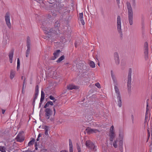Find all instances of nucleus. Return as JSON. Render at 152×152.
<instances>
[{
    "instance_id": "obj_34",
    "label": "nucleus",
    "mask_w": 152,
    "mask_h": 152,
    "mask_svg": "<svg viewBox=\"0 0 152 152\" xmlns=\"http://www.w3.org/2000/svg\"><path fill=\"white\" fill-rule=\"evenodd\" d=\"M49 99L52 100H53V102L55 103V102L56 101V99L52 95H50L49 96Z\"/></svg>"
},
{
    "instance_id": "obj_59",
    "label": "nucleus",
    "mask_w": 152,
    "mask_h": 152,
    "mask_svg": "<svg viewBox=\"0 0 152 152\" xmlns=\"http://www.w3.org/2000/svg\"><path fill=\"white\" fill-rule=\"evenodd\" d=\"M48 71L47 72H47H50V70L48 69Z\"/></svg>"
},
{
    "instance_id": "obj_4",
    "label": "nucleus",
    "mask_w": 152,
    "mask_h": 152,
    "mask_svg": "<svg viewBox=\"0 0 152 152\" xmlns=\"http://www.w3.org/2000/svg\"><path fill=\"white\" fill-rule=\"evenodd\" d=\"M123 132L122 131H120L119 134L118 138V147L120 151L123 152Z\"/></svg>"
},
{
    "instance_id": "obj_18",
    "label": "nucleus",
    "mask_w": 152,
    "mask_h": 152,
    "mask_svg": "<svg viewBox=\"0 0 152 152\" xmlns=\"http://www.w3.org/2000/svg\"><path fill=\"white\" fill-rule=\"evenodd\" d=\"M13 56V51L12 50L10 52L9 57L10 59V63H12V58Z\"/></svg>"
},
{
    "instance_id": "obj_32",
    "label": "nucleus",
    "mask_w": 152,
    "mask_h": 152,
    "mask_svg": "<svg viewBox=\"0 0 152 152\" xmlns=\"http://www.w3.org/2000/svg\"><path fill=\"white\" fill-rule=\"evenodd\" d=\"M34 142V139H33L32 140H31L28 143V145L29 146H30L31 145H33Z\"/></svg>"
},
{
    "instance_id": "obj_14",
    "label": "nucleus",
    "mask_w": 152,
    "mask_h": 152,
    "mask_svg": "<svg viewBox=\"0 0 152 152\" xmlns=\"http://www.w3.org/2000/svg\"><path fill=\"white\" fill-rule=\"evenodd\" d=\"M17 141L19 142H23L24 140V137L21 133H19L16 137Z\"/></svg>"
},
{
    "instance_id": "obj_54",
    "label": "nucleus",
    "mask_w": 152,
    "mask_h": 152,
    "mask_svg": "<svg viewBox=\"0 0 152 152\" xmlns=\"http://www.w3.org/2000/svg\"><path fill=\"white\" fill-rule=\"evenodd\" d=\"M35 100H34V99L33 101V104L35 103Z\"/></svg>"
},
{
    "instance_id": "obj_57",
    "label": "nucleus",
    "mask_w": 152,
    "mask_h": 152,
    "mask_svg": "<svg viewBox=\"0 0 152 152\" xmlns=\"http://www.w3.org/2000/svg\"><path fill=\"white\" fill-rule=\"evenodd\" d=\"M132 0L133 1V2L134 3H135V0Z\"/></svg>"
},
{
    "instance_id": "obj_25",
    "label": "nucleus",
    "mask_w": 152,
    "mask_h": 152,
    "mask_svg": "<svg viewBox=\"0 0 152 152\" xmlns=\"http://www.w3.org/2000/svg\"><path fill=\"white\" fill-rule=\"evenodd\" d=\"M58 7L60 10H61L62 11H64V10H66V9H65L66 7H63V5L61 4H58Z\"/></svg>"
},
{
    "instance_id": "obj_45",
    "label": "nucleus",
    "mask_w": 152,
    "mask_h": 152,
    "mask_svg": "<svg viewBox=\"0 0 152 152\" xmlns=\"http://www.w3.org/2000/svg\"><path fill=\"white\" fill-rule=\"evenodd\" d=\"M149 100V99H148L147 100V105H146V109H147V107L148 106V101Z\"/></svg>"
},
{
    "instance_id": "obj_52",
    "label": "nucleus",
    "mask_w": 152,
    "mask_h": 152,
    "mask_svg": "<svg viewBox=\"0 0 152 152\" xmlns=\"http://www.w3.org/2000/svg\"><path fill=\"white\" fill-rule=\"evenodd\" d=\"M116 1L118 4L120 3V0H116Z\"/></svg>"
},
{
    "instance_id": "obj_37",
    "label": "nucleus",
    "mask_w": 152,
    "mask_h": 152,
    "mask_svg": "<svg viewBox=\"0 0 152 152\" xmlns=\"http://www.w3.org/2000/svg\"><path fill=\"white\" fill-rule=\"evenodd\" d=\"M95 85L97 87L99 88H101V86L99 83H95Z\"/></svg>"
},
{
    "instance_id": "obj_35",
    "label": "nucleus",
    "mask_w": 152,
    "mask_h": 152,
    "mask_svg": "<svg viewBox=\"0 0 152 152\" xmlns=\"http://www.w3.org/2000/svg\"><path fill=\"white\" fill-rule=\"evenodd\" d=\"M26 82L25 81V79H24L23 82V87H22V92L24 90V88H25L26 87Z\"/></svg>"
},
{
    "instance_id": "obj_64",
    "label": "nucleus",
    "mask_w": 152,
    "mask_h": 152,
    "mask_svg": "<svg viewBox=\"0 0 152 152\" xmlns=\"http://www.w3.org/2000/svg\"><path fill=\"white\" fill-rule=\"evenodd\" d=\"M50 76L53 77V76L51 75H50Z\"/></svg>"
},
{
    "instance_id": "obj_16",
    "label": "nucleus",
    "mask_w": 152,
    "mask_h": 152,
    "mask_svg": "<svg viewBox=\"0 0 152 152\" xmlns=\"http://www.w3.org/2000/svg\"><path fill=\"white\" fill-rule=\"evenodd\" d=\"M60 52V50H56V51L53 53V55L54 56L51 58V59L52 60H54L57 58L58 57Z\"/></svg>"
},
{
    "instance_id": "obj_40",
    "label": "nucleus",
    "mask_w": 152,
    "mask_h": 152,
    "mask_svg": "<svg viewBox=\"0 0 152 152\" xmlns=\"http://www.w3.org/2000/svg\"><path fill=\"white\" fill-rule=\"evenodd\" d=\"M47 150L46 149H41L39 152H46Z\"/></svg>"
},
{
    "instance_id": "obj_20",
    "label": "nucleus",
    "mask_w": 152,
    "mask_h": 152,
    "mask_svg": "<svg viewBox=\"0 0 152 152\" xmlns=\"http://www.w3.org/2000/svg\"><path fill=\"white\" fill-rule=\"evenodd\" d=\"M15 71L12 70L10 71V78L11 79H12L14 77L15 75Z\"/></svg>"
},
{
    "instance_id": "obj_43",
    "label": "nucleus",
    "mask_w": 152,
    "mask_h": 152,
    "mask_svg": "<svg viewBox=\"0 0 152 152\" xmlns=\"http://www.w3.org/2000/svg\"><path fill=\"white\" fill-rule=\"evenodd\" d=\"M39 92H35V96H37Z\"/></svg>"
},
{
    "instance_id": "obj_61",
    "label": "nucleus",
    "mask_w": 152,
    "mask_h": 152,
    "mask_svg": "<svg viewBox=\"0 0 152 152\" xmlns=\"http://www.w3.org/2000/svg\"><path fill=\"white\" fill-rule=\"evenodd\" d=\"M151 136H152V127L151 128Z\"/></svg>"
},
{
    "instance_id": "obj_27",
    "label": "nucleus",
    "mask_w": 152,
    "mask_h": 152,
    "mask_svg": "<svg viewBox=\"0 0 152 152\" xmlns=\"http://www.w3.org/2000/svg\"><path fill=\"white\" fill-rule=\"evenodd\" d=\"M65 58L64 56L62 55L59 58L58 60L56 61V62L58 63L62 61V60L64 59Z\"/></svg>"
},
{
    "instance_id": "obj_50",
    "label": "nucleus",
    "mask_w": 152,
    "mask_h": 152,
    "mask_svg": "<svg viewBox=\"0 0 152 152\" xmlns=\"http://www.w3.org/2000/svg\"><path fill=\"white\" fill-rule=\"evenodd\" d=\"M37 96H34V100H35L37 98Z\"/></svg>"
},
{
    "instance_id": "obj_12",
    "label": "nucleus",
    "mask_w": 152,
    "mask_h": 152,
    "mask_svg": "<svg viewBox=\"0 0 152 152\" xmlns=\"http://www.w3.org/2000/svg\"><path fill=\"white\" fill-rule=\"evenodd\" d=\"M45 116L47 119H48L51 115L52 114V111L50 108H46L45 110Z\"/></svg>"
},
{
    "instance_id": "obj_56",
    "label": "nucleus",
    "mask_w": 152,
    "mask_h": 152,
    "mask_svg": "<svg viewBox=\"0 0 152 152\" xmlns=\"http://www.w3.org/2000/svg\"><path fill=\"white\" fill-rule=\"evenodd\" d=\"M42 102H40L39 103V106L40 107L41 106V104H42Z\"/></svg>"
},
{
    "instance_id": "obj_53",
    "label": "nucleus",
    "mask_w": 152,
    "mask_h": 152,
    "mask_svg": "<svg viewBox=\"0 0 152 152\" xmlns=\"http://www.w3.org/2000/svg\"><path fill=\"white\" fill-rule=\"evenodd\" d=\"M39 137H38L37 138V140H36L37 141H39Z\"/></svg>"
},
{
    "instance_id": "obj_17",
    "label": "nucleus",
    "mask_w": 152,
    "mask_h": 152,
    "mask_svg": "<svg viewBox=\"0 0 152 152\" xmlns=\"http://www.w3.org/2000/svg\"><path fill=\"white\" fill-rule=\"evenodd\" d=\"M67 88L68 90H72L73 89H78V86H75L72 84H70L67 86Z\"/></svg>"
},
{
    "instance_id": "obj_33",
    "label": "nucleus",
    "mask_w": 152,
    "mask_h": 152,
    "mask_svg": "<svg viewBox=\"0 0 152 152\" xmlns=\"http://www.w3.org/2000/svg\"><path fill=\"white\" fill-rule=\"evenodd\" d=\"M6 148L4 146H0V151L2 152H6Z\"/></svg>"
},
{
    "instance_id": "obj_3",
    "label": "nucleus",
    "mask_w": 152,
    "mask_h": 152,
    "mask_svg": "<svg viewBox=\"0 0 152 152\" xmlns=\"http://www.w3.org/2000/svg\"><path fill=\"white\" fill-rule=\"evenodd\" d=\"M111 75L113 81V83L114 86L115 91L117 97L121 96L119 90L117 86L118 83L116 78L115 75L113 74V71H111Z\"/></svg>"
},
{
    "instance_id": "obj_22",
    "label": "nucleus",
    "mask_w": 152,
    "mask_h": 152,
    "mask_svg": "<svg viewBox=\"0 0 152 152\" xmlns=\"http://www.w3.org/2000/svg\"><path fill=\"white\" fill-rule=\"evenodd\" d=\"M53 102H52L51 101L48 102L44 106V108H46L47 107H48L50 105H53Z\"/></svg>"
},
{
    "instance_id": "obj_62",
    "label": "nucleus",
    "mask_w": 152,
    "mask_h": 152,
    "mask_svg": "<svg viewBox=\"0 0 152 152\" xmlns=\"http://www.w3.org/2000/svg\"><path fill=\"white\" fill-rule=\"evenodd\" d=\"M35 149L36 150H37V147H36L35 148Z\"/></svg>"
},
{
    "instance_id": "obj_13",
    "label": "nucleus",
    "mask_w": 152,
    "mask_h": 152,
    "mask_svg": "<svg viewBox=\"0 0 152 152\" xmlns=\"http://www.w3.org/2000/svg\"><path fill=\"white\" fill-rule=\"evenodd\" d=\"M86 132L88 134H90L93 133H96L99 132V130L96 129H92L89 127L86 129Z\"/></svg>"
},
{
    "instance_id": "obj_15",
    "label": "nucleus",
    "mask_w": 152,
    "mask_h": 152,
    "mask_svg": "<svg viewBox=\"0 0 152 152\" xmlns=\"http://www.w3.org/2000/svg\"><path fill=\"white\" fill-rule=\"evenodd\" d=\"M114 57L116 64L118 65L120 63V60L118 53L117 52L114 53Z\"/></svg>"
},
{
    "instance_id": "obj_11",
    "label": "nucleus",
    "mask_w": 152,
    "mask_h": 152,
    "mask_svg": "<svg viewBox=\"0 0 152 152\" xmlns=\"http://www.w3.org/2000/svg\"><path fill=\"white\" fill-rule=\"evenodd\" d=\"M30 38L29 37H28L27 39V49L26 52V56L28 57V55L30 53V51L31 50L30 48Z\"/></svg>"
},
{
    "instance_id": "obj_42",
    "label": "nucleus",
    "mask_w": 152,
    "mask_h": 152,
    "mask_svg": "<svg viewBox=\"0 0 152 152\" xmlns=\"http://www.w3.org/2000/svg\"><path fill=\"white\" fill-rule=\"evenodd\" d=\"M76 146H77V149L78 148H80L79 144L78 143H77L76 144Z\"/></svg>"
},
{
    "instance_id": "obj_41",
    "label": "nucleus",
    "mask_w": 152,
    "mask_h": 152,
    "mask_svg": "<svg viewBox=\"0 0 152 152\" xmlns=\"http://www.w3.org/2000/svg\"><path fill=\"white\" fill-rule=\"evenodd\" d=\"M56 107V106L55 105L53 107V111H54V116L55 115L56 113V110H55V107Z\"/></svg>"
},
{
    "instance_id": "obj_38",
    "label": "nucleus",
    "mask_w": 152,
    "mask_h": 152,
    "mask_svg": "<svg viewBox=\"0 0 152 152\" xmlns=\"http://www.w3.org/2000/svg\"><path fill=\"white\" fill-rule=\"evenodd\" d=\"M35 92H39V86L38 85H37L35 87Z\"/></svg>"
},
{
    "instance_id": "obj_6",
    "label": "nucleus",
    "mask_w": 152,
    "mask_h": 152,
    "mask_svg": "<svg viewBox=\"0 0 152 152\" xmlns=\"http://www.w3.org/2000/svg\"><path fill=\"white\" fill-rule=\"evenodd\" d=\"M86 147L92 151H96V146L90 140H86L85 142Z\"/></svg>"
},
{
    "instance_id": "obj_7",
    "label": "nucleus",
    "mask_w": 152,
    "mask_h": 152,
    "mask_svg": "<svg viewBox=\"0 0 152 152\" xmlns=\"http://www.w3.org/2000/svg\"><path fill=\"white\" fill-rule=\"evenodd\" d=\"M114 127L112 126L110 128L109 133V140L111 142L110 144L112 145V142L113 141L115 137V134L114 131Z\"/></svg>"
},
{
    "instance_id": "obj_55",
    "label": "nucleus",
    "mask_w": 152,
    "mask_h": 152,
    "mask_svg": "<svg viewBox=\"0 0 152 152\" xmlns=\"http://www.w3.org/2000/svg\"><path fill=\"white\" fill-rule=\"evenodd\" d=\"M148 134H149V136H150V132H149V130H148Z\"/></svg>"
},
{
    "instance_id": "obj_51",
    "label": "nucleus",
    "mask_w": 152,
    "mask_h": 152,
    "mask_svg": "<svg viewBox=\"0 0 152 152\" xmlns=\"http://www.w3.org/2000/svg\"><path fill=\"white\" fill-rule=\"evenodd\" d=\"M53 71H51L50 72V73L51 74H53L54 73V70H52Z\"/></svg>"
},
{
    "instance_id": "obj_31",
    "label": "nucleus",
    "mask_w": 152,
    "mask_h": 152,
    "mask_svg": "<svg viewBox=\"0 0 152 152\" xmlns=\"http://www.w3.org/2000/svg\"><path fill=\"white\" fill-rule=\"evenodd\" d=\"M149 120V118H148V117L147 115L146 114H145V122L144 123H145L146 122H147V125L148 124V121Z\"/></svg>"
},
{
    "instance_id": "obj_19",
    "label": "nucleus",
    "mask_w": 152,
    "mask_h": 152,
    "mask_svg": "<svg viewBox=\"0 0 152 152\" xmlns=\"http://www.w3.org/2000/svg\"><path fill=\"white\" fill-rule=\"evenodd\" d=\"M83 13L82 12V13H79V19H80V21L82 24L83 25H84L85 23L84 20L83 19Z\"/></svg>"
},
{
    "instance_id": "obj_48",
    "label": "nucleus",
    "mask_w": 152,
    "mask_h": 152,
    "mask_svg": "<svg viewBox=\"0 0 152 152\" xmlns=\"http://www.w3.org/2000/svg\"><path fill=\"white\" fill-rule=\"evenodd\" d=\"M42 136V134H39L38 135V137H41Z\"/></svg>"
},
{
    "instance_id": "obj_49",
    "label": "nucleus",
    "mask_w": 152,
    "mask_h": 152,
    "mask_svg": "<svg viewBox=\"0 0 152 152\" xmlns=\"http://www.w3.org/2000/svg\"><path fill=\"white\" fill-rule=\"evenodd\" d=\"M60 152H68L66 150H62L60 151Z\"/></svg>"
},
{
    "instance_id": "obj_28",
    "label": "nucleus",
    "mask_w": 152,
    "mask_h": 152,
    "mask_svg": "<svg viewBox=\"0 0 152 152\" xmlns=\"http://www.w3.org/2000/svg\"><path fill=\"white\" fill-rule=\"evenodd\" d=\"M89 64L91 67L94 68L95 67V64L92 61H90L89 63Z\"/></svg>"
},
{
    "instance_id": "obj_21",
    "label": "nucleus",
    "mask_w": 152,
    "mask_h": 152,
    "mask_svg": "<svg viewBox=\"0 0 152 152\" xmlns=\"http://www.w3.org/2000/svg\"><path fill=\"white\" fill-rule=\"evenodd\" d=\"M69 152H73L72 144V141L70 139H69Z\"/></svg>"
},
{
    "instance_id": "obj_10",
    "label": "nucleus",
    "mask_w": 152,
    "mask_h": 152,
    "mask_svg": "<svg viewBox=\"0 0 152 152\" xmlns=\"http://www.w3.org/2000/svg\"><path fill=\"white\" fill-rule=\"evenodd\" d=\"M117 30L120 35H122V32L121 28V19L120 16H118L117 18Z\"/></svg>"
},
{
    "instance_id": "obj_44",
    "label": "nucleus",
    "mask_w": 152,
    "mask_h": 152,
    "mask_svg": "<svg viewBox=\"0 0 152 152\" xmlns=\"http://www.w3.org/2000/svg\"><path fill=\"white\" fill-rule=\"evenodd\" d=\"M78 44H77V42H76L75 43V47H76V48H77L78 46Z\"/></svg>"
},
{
    "instance_id": "obj_5",
    "label": "nucleus",
    "mask_w": 152,
    "mask_h": 152,
    "mask_svg": "<svg viewBox=\"0 0 152 152\" xmlns=\"http://www.w3.org/2000/svg\"><path fill=\"white\" fill-rule=\"evenodd\" d=\"M143 53L145 60H148V45L147 42H145L143 45Z\"/></svg>"
},
{
    "instance_id": "obj_58",
    "label": "nucleus",
    "mask_w": 152,
    "mask_h": 152,
    "mask_svg": "<svg viewBox=\"0 0 152 152\" xmlns=\"http://www.w3.org/2000/svg\"><path fill=\"white\" fill-rule=\"evenodd\" d=\"M54 16H55L56 15V14H54V13H53V14H52Z\"/></svg>"
},
{
    "instance_id": "obj_23",
    "label": "nucleus",
    "mask_w": 152,
    "mask_h": 152,
    "mask_svg": "<svg viewBox=\"0 0 152 152\" xmlns=\"http://www.w3.org/2000/svg\"><path fill=\"white\" fill-rule=\"evenodd\" d=\"M118 100V104L119 107H121L122 106L121 99V96L117 97Z\"/></svg>"
},
{
    "instance_id": "obj_60",
    "label": "nucleus",
    "mask_w": 152,
    "mask_h": 152,
    "mask_svg": "<svg viewBox=\"0 0 152 152\" xmlns=\"http://www.w3.org/2000/svg\"><path fill=\"white\" fill-rule=\"evenodd\" d=\"M29 152H35L34 151H30Z\"/></svg>"
},
{
    "instance_id": "obj_29",
    "label": "nucleus",
    "mask_w": 152,
    "mask_h": 152,
    "mask_svg": "<svg viewBox=\"0 0 152 152\" xmlns=\"http://www.w3.org/2000/svg\"><path fill=\"white\" fill-rule=\"evenodd\" d=\"M118 142V140L116 139L113 143V146L115 148H116L118 147L117 142Z\"/></svg>"
},
{
    "instance_id": "obj_36",
    "label": "nucleus",
    "mask_w": 152,
    "mask_h": 152,
    "mask_svg": "<svg viewBox=\"0 0 152 152\" xmlns=\"http://www.w3.org/2000/svg\"><path fill=\"white\" fill-rule=\"evenodd\" d=\"M20 67V61L19 58H18L17 59V69H19Z\"/></svg>"
},
{
    "instance_id": "obj_46",
    "label": "nucleus",
    "mask_w": 152,
    "mask_h": 152,
    "mask_svg": "<svg viewBox=\"0 0 152 152\" xmlns=\"http://www.w3.org/2000/svg\"><path fill=\"white\" fill-rule=\"evenodd\" d=\"M1 111L2 113L3 114H4L5 112V110L3 109H2Z\"/></svg>"
},
{
    "instance_id": "obj_8",
    "label": "nucleus",
    "mask_w": 152,
    "mask_h": 152,
    "mask_svg": "<svg viewBox=\"0 0 152 152\" xmlns=\"http://www.w3.org/2000/svg\"><path fill=\"white\" fill-rule=\"evenodd\" d=\"M132 73V69L131 68H130L129 69L127 80V88L129 91H130L131 89Z\"/></svg>"
},
{
    "instance_id": "obj_30",
    "label": "nucleus",
    "mask_w": 152,
    "mask_h": 152,
    "mask_svg": "<svg viewBox=\"0 0 152 152\" xmlns=\"http://www.w3.org/2000/svg\"><path fill=\"white\" fill-rule=\"evenodd\" d=\"M8 39V37L7 36H5L4 37L3 42L4 44L6 45L7 43V40Z\"/></svg>"
},
{
    "instance_id": "obj_47",
    "label": "nucleus",
    "mask_w": 152,
    "mask_h": 152,
    "mask_svg": "<svg viewBox=\"0 0 152 152\" xmlns=\"http://www.w3.org/2000/svg\"><path fill=\"white\" fill-rule=\"evenodd\" d=\"M77 150L78 152H81V150L80 148H78L77 149Z\"/></svg>"
},
{
    "instance_id": "obj_63",
    "label": "nucleus",
    "mask_w": 152,
    "mask_h": 152,
    "mask_svg": "<svg viewBox=\"0 0 152 152\" xmlns=\"http://www.w3.org/2000/svg\"><path fill=\"white\" fill-rule=\"evenodd\" d=\"M23 76H22V77H21V79H22V80H23Z\"/></svg>"
},
{
    "instance_id": "obj_39",
    "label": "nucleus",
    "mask_w": 152,
    "mask_h": 152,
    "mask_svg": "<svg viewBox=\"0 0 152 152\" xmlns=\"http://www.w3.org/2000/svg\"><path fill=\"white\" fill-rule=\"evenodd\" d=\"M131 119H132V123L133 124L134 123V115L133 114H132L131 115Z\"/></svg>"
},
{
    "instance_id": "obj_2",
    "label": "nucleus",
    "mask_w": 152,
    "mask_h": 152,
    "mask_svg": "<svg viewBox=\"0 0 152 152\" xmlns=\"http://www.w3.org/2000/svg\"><path fill=\"white\" fill-rule=\"evenodd\" d=\"M127 7L128 10V20L129 25L132 26L133 24V12L132 7L129 1L126 3Z\"/></svg>"
},
{
    "instance_id": "obj_24",
    "label": "nucleus",
    "mask_w": 152,
    "mask_h": 152,
    "mask_svg": "<svg viewBox=\"0 0 152 152\" xmlns=\"http://www.w3.org/2000/svg\"><path fill=\"white\" fill-rule=\"evenodd\" d=\"M45 98V93L42 91H41V98L40 100V102H42L44 100Z\"/></svg>"
},
{
    "instance_id": "obj_26",
    "label": "nucleus",
    "mask_w": 152,
    "mask_h": 152,
    "mask_svg": "<svg viewBox=\"0 0 152 152\" xmlns=\"http://www.w3.org/2000/svg\"><path fill=\"white\" fill-rule=\"evenodd\" d=\"M49 127L48 126H45V134L48 136H49L48 131Z\"/></svg>"
},
{
    "instance_id": "obj_9",
    "label": "nucleus",
    "mask_w": 152,
    "mask_h": 152,
    "mask_svg": "<svg viewBox=\"0 0 152 152\" xmlns=\"http://www.w3.org/2000/svg\"><path fill=\"white\" fill-rule=\"evenodd\" d=\"M10 14L9 12H7L5 15L4 18L7 25L9 28H11V25L10 22Z\"/></svg>"
},
{
    "instance_id": "obj_1",
    "label": "nucleus",
    "mask_w": 152,
    "mask_h": 152,
    "mask_svg": "<svg viewBox=\"0 0 152 152\" xmlns=\"http://www.w3.org/2000/svg\"><path fill=\"white\" fill-rule=\"evenodd\" d=\"M60 21L58 20H57L55 22L54 25L55 28H51L48 29L45 25V23H42V28H44L43 30L46 34H48L49 35H55L57 34L58 32V28L60 26Z\"/></svg>"
}]
</instances>
